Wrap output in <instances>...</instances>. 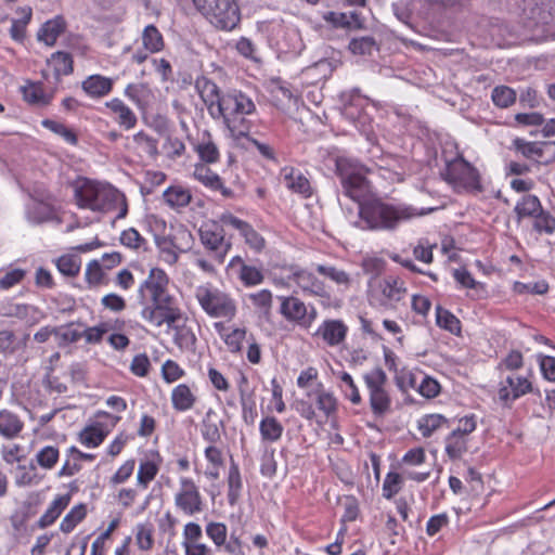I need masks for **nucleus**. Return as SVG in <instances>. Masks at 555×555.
Returning a JSON list of instances; mask_svg holds the SVG:
<instances>
[{"label":"nucleus","mask_w":555,"mask_h":555,"mask_svg":"<svg viewBox=\"0 0 555 555\" xmlns=\"http://www.w3.org/2000/svg\"><path fill=\"white\" fill-rule=\"evenodd\" d=\"M279 282L283 286L294 284L304 295L319 298L321 306L324 308L338 306L326 283L315 275L314 272L298 264L283 266Z\"/></svg>","instance_id":"39448f33"},{"label":"nucleus","mask_w":555,"mask_h":555,"mask_svg":"<svg viewBox=\"0 0 555 555\" xmlns=\"http://www.w3.org/2000/svg\"><path fill=\"white\" fill-rule=\"evenodd\" d=\"M22 93L25 101L40 106L49 105L52 99L51 95L44 93L40 85L33 82L22 87Z\"/></svg>","instance_id":"603ef678"},{"label":"nucleus","mask_w":555,"mask_h":555,"mask_svg":"<svg viewBox=\"0 0 555 555\" xmlns=\"http://www.w3.org/2000/svg\"><path fill=\"white\" fill-rule=\"evenodd\" d=\"M315 271L324 278L330 279L339 286L348 288L351 284V276L345 270L330 264H317Z\"/></svg>","instance_id":"49530a36"},{"label":"nucleus","mask_w":555,"mask_h":555,"mask_svg":"<svg viewBox=\"0 0 555 555\" xmlns=\"http://www.w3.org/2000/svg\"><path fill=\"white\" fill-rule=\"evenodd\" d=\"M491 99L495 106L506 108L515 103L516 91L507 86H498L492 90Z\"/></svg>","instance_id":"0e129e2a"},{"label":"nucleus","mask_w":555,"mask_h":555,"mask_svg":"<svg viewBox=\"0 0 555 555\" xmlns=\"http://www.w3.org/2000/svg\"><path fill=\"white\" fill-rule=\"evenodd\" d=\"M166 203L170 207H184L191 202V194L188 190L181 186H169L164 192Z\"/></svg>","instance_id":"680f3d73"},{"label":"nucleus","mask_w":555,"mask_h":555,"mask_svg":"<svg viewBox=\"0 0 555 555\" xmlns=\"http://www.w3.org/2000/svg\"><path fill=\"white\" fill-rule=\"evenodd\" d=\"M126 326L124 319H116L109 322H101L95 326H91L81 332L82 337L88 344H100L104 335L108 331H122Z\"/></svg>","instance_id":"7c9ffc66"},{"label":"nucleus","mask_w":555,"mask_h":555,"mask_svg":"<svg viewBox=\"0 0 555 555\" xmlns=\"http://www.w3.org/2000/svg\"><path fill=\"white\" fill-rule=\"evenodd\" d=\"M66 29V22L63 16L57 15L52 20L42 24L38 30L37 38L43 41L47 46L52 47L55 44L59 36Z\"/></svg>","instance_id":"c756f323"},{"label":"nucleus","mask_w":555,"mask_h":555,"mask_svg":"<svg viewBox=\"0 0 555 555\" xmlns=\"http://www.w3.org/2000/svg\"><path fill=\"white\" fill-rule=\"evenodd\" d=\"M453 278L457 284H460L463 288L473 289L477 293V297H479V293L486 292V285L481 282L475 280L473 274L466 268H459L453 271Z\"/></svg>","instance_id":"13d9d810"},{"label":"nucleus","mask_w":555,"mask_h":555,"mask_svg":"<svg viewBox=\"0 0 555 555\" xmlns=\"http://www.w3.org/2000/svg\"><path fill=\"white\" fill-rule=\"evenodd\" d=\"M25 424L21 416L8 409L0 410V436L13 440L21 436Z\"/></svg>","instance_id":"bb28decb"},{"label":"nucleus","mask_w":555,"mask_h":555,"mask_svg":"<svg viewBox=\"0 0 555 555\" xmlns=\"http://www.w3.org/2000/svg\"><path fill=\"white\" fill-rule=\"evenodd\" d=\"M197 386L195 383H180L170 392V403L173 411L184 413L193 410L197 402Z\"/></svg>","instance_id":"a211bd4d"},{"label":"nucleus","mask_w":555,"mask_h":555,"mask_svg":"<svg viewBox=\"0 0 555 555\" xmlns=\"http://www.w3.org/2000/svg\"><path fill=\"white\" fill-rule=\"evenodd\" d=\"M88 515L86 503L74 505L60 522V531L64 534L72 533L76 527L81 524Z\"/></svg>","instance_id":"c9c22d12"},{"label":"nucleus","mask_w":555,"mask_h":555,"mask_svg":"<svg viewBox=\"0 0 555 555\" xmlns=\"http://www.w3.org/2000/svg\"><path fill=\"white\" fill-rule=\"evenodd\" d=\"M341 185L345 194L360 206L369 199L371 185L366 176H343Z\"/></svg>","instance_id":"4be33fe9"},{"label":"nucleus","mask_w":555,"mask_h":555,"mask_svg":"<svg viewBox=\"0 0 555 555\" xmlns=\"http://www.w3.org/2000/svg\"><path fill=\"white\" fill-rule=\"evenodd\" d=\"M217 222L204 223L199 229V237L204 247L212 254V258L219 264L224 262V259L230 251L232 244L224 238V230Z\"/></svg>","instance_id":"ddd939ff"},{"label":"nucleus","mask_w":555,"mask_h":555,"mask_svg":"<svg viewBox=\"0 0 555 555\" xmlns=\"http://www.w3.org/2000/svg\"><path fill=\"white\" fill-rule=\"evenodd\" d=\"M219 222L225 227H231L237 230L244 238L245 244L255 253L259 254L266 248L264 237L256 231L250 223L237 218L232 212H222L219 216Z\"/></svg>","instance_id":"dca6fc26"},{"label":"nucleus","mask_w":555,"mask_h":555,"mask_svg":"<svg viewBox=\"0 0 555 555\" xmlns=\"http://www.w3.org/2000/svg\"><path fill=\"white\" fill-rule=\"evenodd\" d=\"M59 272L68 278H75L81 269V258L77 255H62L55 260Z\"/></svg>","instance_id":"de8ad7c7"},{"label":"nucleus","mask_w":555,"mask_h":555,"mask_svg":"<svg viewBox=\"0 0 555 555\" xmlns=\"http://www.w3.org/2000/svg\"><path fill=\"white\" fill-rule=\"evenodd\" d=\"M403 486L404 477L400 473L393 470L388 472L382 486L383 498L386 500H392L401 492Z\"/></svg>","instance_id":"a18cd8bd"},{"label":"nucleus","mask_w":555,"mask_h":555,"mask_svg":"<svg viewBox=\"0 0 555 555\" xmlns=\"http://www.w3.org/2000/svg\"><path fill=\"white\" fill-rule=\"evenodd\" d=\"M196 10L217 29L231 31L241 22L237 0H192Z\"/></svg>","instance_id":"0eeeda50"},{"label":"nucleus","mask_w":555,"mask_h":555,"mask_svg":"<svg viewBox=\"0 0 555 555\" xmlns=\"http://www.w3.org/2000/svg\"><path fill=\"white\" fill-rule=\"evenodd\" d=\"M286 186L304 198L312 195V186L306 176H285Z\"/></svg>","instance_id":"338daca9"},{"label":"nucleus","mask_w":555,"mask_h":555,"mask_svg":"<svg viewBox=\"0 0 555 555\" xmlns=\"http://www.w3.org/2000/svg\"><path fill=\"white\" fill-rule=\"evenodd\" d=\"M363 382L369 393L372 414L384 417L391 412L392 399L387 389V375L380 367H375L363 375Z\"/></svg>","instance_id":"6e6552de"},{"label":"nucleus","mask_w":555,"mask_h":555,"mask_svg":"<svg viewBox=\"0 0 555 555\" xmlns=\"http://www.w3.org/2000/svg\"><path fill=\"white\" fill-rule=\"evenodd\" d=\"M109 434L100 422H94L85 426L77 435V440L80 444L88 449H95L100 447Z\"/></svg>","instance_id":"cd10ccee"},{"label":"nucleus","mask_w":555,"mask_h":555,"mask_svg":"<svg viewBox=\"0 0 555 555\" xmlns=\"http://www.w3.org/2000/svg\"><path fill=\"white\" fill-rule=\"evenodd\" d=\"M152 91L146 83H129L125 88V95L129 98L138 107L143 108L151 96Z\"/></svg>","instance_id":"5fc2aeb1"},{"label":"nucleus","mask_w":555,"mask_h":555,"mask_svg":"<svg viewBox=\"0 0 555 555\" xmlns=\"http://www.w3.org/2000/svg\"><path fill=\"white\" fill-rule=\"evenodd\" d=\"M336 377L338 379V387L344 393V397L353 405L361 404L362 397L353 377L345 371L336 373Z\"/></svg>","instance_id":"4c0bfd02"},{"label":"nucleus","mask_w":555,"mask_h":555,"mask_svg":"<svg viewBox=\"0 0 555 555\" xmlns=\"http://www.w3.org/2000/svg\"><path fill=\"white\" fill-rule=\"evenodd\" d=\"M82 90L91 98H103L113 89V80L101 75H91L81 83Z\"/></svg>","instance_id":"473e14b6"},{"label":"nucleus","mask_w":555,"mask_h":555,"mask_svg":"<svg viewBox=\"0 0 555 555\" xmlns=\"http://www.w3.org/2000/svg\"><path fill=\"white\" fill-rule=\"evenodd\" d=\"M105 105L117 115V122L121 127L131 129L135 126L138 120L135 114L120 99L115 98L106 102Z\"/></svg>","instance_id":"e433bc0d"},{"label":"nucleus","mask_w":555,"mask_h":555,"mask_svg":"<svg viewBox=\"0 0 555 555\" xmlns=\"http://www.w3.org/2000/svg\"><path fill=\"white\" fill-rule=\"evenodd\" d=\"M176 508L186 516L201 514L205 509V500L196 481L186 476L179 478V487L173 495Z\"/></svg>","instance_id":"9b49d317"},{"label":"nucleus","mask_w":555,"mask_h":555,"mask_svg":"<svg viewBox=\"0 0 555 555\" xmlns=\"http://www.w3.org/2000/svg\"><path fill=\"white\" fill-rule=\"evenodd\" d=\"M408 285L398 274L372 278L369 281L366 298L371 307L380 310H395L408 297Z\"/></svg>","instance_id":"20e7f679"},{"label":"nucleus","mask_w":555,"mask_h":555,"mask_svg":"<svg viewBox=\"0 0 555 555\" xmlns=\"http://www.w3.org/2000/svg\"><path fill=\"white\" fill-rule=\"evenodd\" d=\"M344 114L347 118H349L354 126L366 135L367 140L372 141V127L369 122V116L361 111H358L357 114L354 112V106L350 103L345 105Z\"/></svg>","instance_id":"3c124183"},{"label":"nucleus","mask_w":555,"mask_h":555,"mask_svg":"<svg viewBox=\"0 0 555 555\" xmlns=\"http://www.w3.org/2000/svg\"><path fill=\"white\" fill-rule=\"evenodd\" d=\"M348 331L343 320L326 319L318 326L313 336L320 338L326 347L337 348L345 344Z\"/></svg>","instance_id":"f3484780"},{"label":"nucleus","mask_w":555,"mask_h":555,"mask_svg":"<svg viewBox=\"0 0 555 555\" xmlns=\"http://www.w3.org/2000/svg\"><path fill=\"white\" fill-rule=\"evenodd\" d=\"M417 189L437 199L431 207L417 209L405 204H389L379 198L361 204L360 218L372 230H391L400 222L428 215L444 206V191L452 188L456 193L480 191L479 176H424Z\"/></svg>","instance_id":"f257e3e1"},{"label":"nucleus","mask_w":555,"mask_h":555,"mask_svg":"<svg viewBox=\"0 0 555 555\" xmlns=\"http://www.w3.org/2000/svg\"><path fill=\"white\" fill-rule=\"evenodd\" d=\"M195 87L207 106L210 117L222 119L224 127L232 138L245 137L250 131V122L246 116L255 113L253 100L240 90L222 92L215 81L199 77Z\"/></svg>","instance_id":"f03ea898"},{"label":"nucleus","mask_w":555,"mask_h":555,"mask_svg":"<svg viewBox=\"0 0 555 555\" xmlns=\"http://www.w3.org/2000/svg\"><path fill=\"white\" fill-rule=\"evenodd\" d=\"M348 49L356 55H371L374 50H378V44L374 37L363 36L352 38L348 44Z\"/></svg>","instance_id":"bf43d9fd"},{"label":"nucleus","mask_w":555,"mask_h":555,"mask_svg":"<svg viewBox=\"0 0 555 555\" xmlns=\"http://www.w3.org/2000/svg\"><path fill=\"white\" fill-rule=\"evenodd\" d=\"M140 314L146 323L154 327H162L163 325L171 327L182 319L183 312L177 298H168L145 305Z\"/></svg>","instance_id":"9d476101"},{"label":"nucleus","mask_w":555,"mask_h":555,"mask_svg":"<svg viewBox=\"0 0 555 555\" xmlns=\"http://www.w3.org/2000/svg\"><path fill=\"white\" fill-rule=\"evenodd\" d=\"M444 428H449V418L440 413H426L416 421V429L424 439L431 438Z\"/></svg>","instance_id":"a878e982"},{"label":"nucleus","mask_w":555,"mask_h":555,"mask_svg":"<svg viewBox=\"0 0 555 555\" xmlns=\"http://www.w3.org/2000/svg\"><path fill=\"white\" fill-rule=\"evenodd\" d=\"M41 125L46 129H49L53 133L62 137L64 141H66L70 145L77 144V134L73 131V129L66 127L64 124L47 118L41 121Z\"/></svg>","instance_id":"69168bd1"},{"label":"nucleus","mask_w":555,"mask_h":555,"mask_svg":"<svg viewBox=\"0 0 555 555\" xmlns=\"http://www.w3.org/2000/svg\"><path fill=\"white\" fill-rule=\"evenodd\" d=\"M199 159L207 164L216 163L219 159V150L208 131L203 133V138L194 145Z\"/></svg>","instance_id":"a19ab883"},{"label":"nucleus","mask_w":555,"mask_h":555,"mask_svg":"<svg viewBox=\"0 0 555 555\" xmlns=\"http://www.w3.org/2000/svg\"><path fill=\"white\" fill-rule=\"evenodd\" d=\"M170 279L165 270L152 268L139 287V294L142 298L152 301H159L168 298H176L169 293Z\"/></svg>","instance_id":"4468645a"},{"label":"nucleus","mask_w":555,"mask_h":555,"mask_svg":"<svg viewBox=\"0 0 555 555\" xmlns=\"http://www.w3.org/2000/svg\"><path fill=\"white\" fill-rule=\"evenodd\" d=\"M393 379L398 389L401 392L406 393L411 389L415 390L417 386V372L406 366H403L396 372V374L393 375Z\"/></svg>","instance_id":"4d7b16f0"},{"label":"nucleus","mask_w":555,"mask_h":555,"mask_svg":"<svg viewBox=\"0 0 555 555\" xmlns=\"http://www.w3.org/2000/svg\"><path fill=\"white\" fill-rule=\"evenodd\" d=\"M43 478L34 463L18 464L15 468L14 481L17 487L38 486Z\"/></svg>","instance_id":"f704fd0d"},{"label":"nucleus","mask_w":555,"mask_h":555,"mask_svg":"<svg viewBox=\"0 0 555 555\" xmlns=\"http://www.w3.org/2000/svg\"><path fill=\"white\" fill-rule=\"evenodd\" d=\"M105 271L100 260L93 259L89 261L85 269V281L89 288H95L105 284Z\"/></svg>","instance_id":"8fccbe9b"},{"label":"nucleus","mask_w":555,"mask_h":555,"mask_svg":"<svg viewBox=\"0 0 555 555\" xmlns=\"http://www.w3.org/2000/svg\"><path fill=\"white\" fill-rule=\"evenodd\" d=\"M543 209L541 201L537 195H525L517 203L514 211L518 220L525 218H533L539 211Z\"/></svg>","instance_id":"58836bf2"},{"label":"nucleus","mask_w":555,"mask_h":555,"mask_svg":"<svg viewBox=\"0 0 555 555\" xmlns=\"http://www.w3.org/2000/svg\"><path fill=\"white\" fill-rule=\"evenodd\" d=\"M323 165L318 167V170H335V173H369L370 170L354 157L338 155L335 153H327L323 157Z\"/></svg>","instance_id":"6ab92c4d"},{"label":"nucleus","mask_w":555,"mask_h":555,"mask_svg":"<svg viewBox=\"0 0 555 555\" xmlns=\"http://www.w3.org/2000/svg\"><path fill=\"white\" fill-rule=\"evenodd\" d=\"M308 400H299L297 402L296 410L301 417L307 421H313L317 418L318 411L326 420L336 415L338 410V400L333 392L325 389L323 383L319 382L315 388L307 392Z\"/></svg>","instance_id":"1a4fd4ad"},{"label":"nucleus","mask_w":555,"mask_h":555,"mask_svg":"<svg viewBox=\"0 0 555 555\" xmlns=\"http://www.w3.org/2000/svg\"><path fill=\"white\" fill-rule=\"evenodd\" d=\"M258 429L261 443L267 446L278 443L284 434L282 422L271 414L261 417Z\"/></svg>","instance_id":"393cba45"},{"label":"nucleus","mask_w":555,"mask_h":555,"mask_svg":"<svg viewBox=\"0 0 555 555\" xmlns=\"http://www.w3.org/2000/svg\"><path fill=\"white\" fill-rule=\"evenodd\" d=\"M436 323L440 328L453 335H461L462 324L460 319L441 306L436 307Z\"/></svg>","instance_id":"79ce46f5"},{"label":"nucleus","mask_w":555,"mask_h":555,"mask_svg":"<svg viewBox=\"0 0 555 555\" xmlns=\"http://www.w3.org/2000/svg\"><path fill=\"white\" fill-rule=\"evenodd\" d=\"M279 313L287 322L301 327L306 320V304L296 296H279Z\"/></svg>","instance_id":"412c9836"},{"label":"nucleus","mask_w":555,"mask_h":555,"mask_svg":"<svg viewBox=\"0 0 555 555\" xmlns=\"http://www.w3.org/2000/svg\"><path fill=\"white\" fill-rule=\"evenodd\" d=\"M415 390L425 399H435L441 392V385L436 378L425 374Z\"/></svg>","instance_id":"774afa93"},{"label":"nucleus","mask_w":555,"mask_h":555,"mask_svg":"<svg viewBox=\"0 0 555 555\" xmlns=\"http://www.w3.org/2000/svg\"><path fill=\"white\" fill-rule=\"evenodd\" d=\"M160 375L166 384H173L186 375V371L175 360L167 359L160 367Z\"/></svg>","instance_id":"052dcab7"},{"label":"nucleus","mask_w":555,"mask_h":555,"mask_svg":"<svg viewBox=\"0 0 555 555\" xmlns=\"http://www.w3.org/2000/svg\"><path fill=\"white\" fill-rule=\"evenodd\" d=\"M251 306L262 315L269 317L272 310L273 294L270 289L263 288L247 295Z\"/></svg>","instance_id":"c03bdc74"},{"label":"nucleus","mask_w":555,"mask_h":555,"mask_svg":"<svg viewBox=\"0 0 555 555\" xmlns=\"http://www.w3.org/2000/svg\"><path fill=\"white\" fill-rule=\"evenodd\" d=\"M237 278L245 287L257 286L264 280L262 271L250 264H244L243 268L240 269Z\"/></svg>","instance_id":"e2e57ef3"},{"label":"nucleus","mask_w":555,"mask_h":555,"mask_svg":"<svg viewBox=\"0 0 555 555\" xmlns=\"http://www.w3.org/2000/svg\"><path fill=\"white\" fill-rule=\"evenodd\" d=\"M162 461L158 451L152 452L149 457L140 461L137 472V486L139 488L143 490L149 488L159 472Z\"/></svg>","instance_id":"5701e85b"},{"label":"nucleus","mask_w":555,"mask_h":555,"mask_svg":"<svg viewBox=\"0 0 555 555\" xmlns=\"http://www.w3.org/2000/svg\"><path fill=\"white\" fill-rule=\"evenodd\" d=\"M533 374L508 375L498 386V401L503 408L511 409L521 397L533 392Z\"/></svg>","instance_id":"f8f14e48"},{"label":"nucleus","mask_w":555,"mask_h":555,"mask_svg":"<svg viewBox=\"0 0 555 555\" xmlns=\"http://www.w3.org/2000/svg\"><path fill=\"white\" fill-rule=\"evenodd\" d=\"M173 332V344L178 347L180 351L194 352L196 349L197 337L192 330V327L182 324L178 325L177 323L173 326L168 327Z\"/></svg>","instance_id":"2f4dec72"},{"label":"nucleus","mask_w":555,"mask_h":555,"mask_svg":"<svg viewBox=\"0 0 555 555\" xmlns=\"http://www.w3.org/2000/svg\"><path fill=\"white\" fill-rule=\"evenodd\" d=\"M194 297L209 318L223 319L227 322H231L238 313L235 298L211 282L196 286Z\"/></svg>","instance_id":"423d86ee"},{"label":"nucleus","mask_w":555,"mask_h":555,"mask_svg":"<svg viewBox=\"0 0 555 555\" xmlns=\"http://www.w3.org/2000/svg\"><path fill=\"white\" fill-rule=\"evenodd\" d=\"M227 486H228V493H227V500L228 503L231 506H234L237 504L242 490H243V480L242 475L240 470L238 464L235 462H231V465L228 470L227 475Z\"/></svg>","instance_id":"72a5a7b5"},{"label":"nucleus","mask_w":555,"mask_h":555,"mask_svg":"<svg viewBox=\"0 0 555 555\" xmlns=\"http://www.w3.org/2000/svg\"><path fill=\"white\" fill-rule=\"evenodd\" d=\"M50 63L53 67L54 75L59 78L60 76L69 75L73 73L74 61L69 53L57 51L51 55Z\"/></svg>","instance_id":"6e6d98bb"},{"label":"nucleus","mask_w":555,"mask_h":555,"mask_svg":"<svg viewBox=\"0 0 555 555\" xmlns=\"http://www.w3.org/2000/svg\"><path fill=\"white\" fill-rule=\"evenodd\" d=\"M521 21L524 26L533 31L541 29L553 22V13L548 2L544 0H525Z\"/></svg>","instance_id":"2eb2a0df"},{"label":"nucleus","mask_w":555,"mask_h":555,"mask_svg":"<svg viewBox=\"0 0 555 555\" xmlns=\"http://www.w3.org/2000/svg\"><path fill=\"white\" fill-rule=\"evenodd\" d=\"M143 47L151 53L159 52L164 49V38L160 31L154 25H147L142 34Z\"/></svg>","instance_id":"864d4df0"},{"label":"nucleus","mask_w":555,"mask_h":555,"mask_svg":"<svg viewBox=\"0 0 555 555\" xmlns=\"http://www.w3.org/2000/svg\"><path fill=\"white\" fill-rule=\"evenodd\" d=\"M70 500L72 495L69 493L55 495L44 513L37 520V527L39 529L51 527L68 507Z\"/></svg>","instance_id":"b1692460"},{"label":"nucleus","mask_w":555,"mask_h":555,"mask_svg":"<svg viewBox=\"0 0 555 555\" xmlns=\"http://www.w3.org/2000/svg\"><path fill=\"white\" fill-rule=\"evenodd\" d=\"M70 186L79 208L98 212L117 211V218L127 216L128 204L125 194L109 183L77 176Z\"/></svg>","instance_id":"7ed1b4c3"},{"label":"nucleus","mask_w":555,"mask_h":555,"mask_svg":"<svg viewBox=\"0 0 555 555\" xmlns=\"http://www.w3.org/2000/svg\"><path fill=\"white\" fill-rule=\"evenodd\" d=\"M205 469L204 475L210 481L220 478L221 472L225 468V453L222 444H207L204 448Z\"/></svg>","instance_id":"aec40b11"},{"label":"nucleus","mask_w":555,"mask_h":555,"mask_svg":"<svg viewBox=\"0 0 555 555\" xmlns=\"http://www.w3.org/2000/svg\"><path fill=\"white\" fill-rule=\"evenodd\" d=\"M444 454L452 461H460L468 452L470 438H465L450 431L444 437Z\"/></svg>","instance_id":"c85d7f7f"},{"label":"nucleus","mask_w":555,"mask_h":555,"mask_svg":"<svg viewBox=\"0 0 555 555\" xmlns=\"http://www.w3.org/2000/svg\"><path fill=\"white\" fill-rule=\"evenodd\" d=\"M60 460V449L55 446H44L35 454L36 464L44 470L55 468Z\"/></svg>","instance_id":"37998d69"},{"label":"nucleus","mask_w":555,"mask_h":555,"mask_svg":"<svg viewBox=\"0 0 555 555\" xmlns=\"http://www.w3.org/2000/svg\"><path fill=\"white\" fill-rule=\"evenodd\" d=\"M532 229L538 234L553 235L555 233V217L544 208L532 218Z\"/></svg>","instance_id":"09e8293b"},{"label":"nucleus","mask_w":555,"mask_h":555,"mask_svg":"<svg viewBox=\"0 0 555 555\" xmlns=\"http://www.w3.org/2000/svg\"><path fill=\"white\" fill-rule=\"evenodd\" d=\"M154 526L151 522H139L134 528V541L142 552H150L155 545Z\"/></svg>","instance_id":"ea45409f"}]
</instances>
